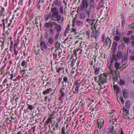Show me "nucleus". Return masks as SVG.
Segmentation results:
<instances>
[{
	"label": "nucleus",
	"instance_id": "1",
	"mask_svg": "<svg viewBox=\"0 0 134 134\" xmlns=\"http://www.w3.org/2000/svg\"><path fill=\"white\" fill-rule=\"evenodd\" d=\"M45 21H47L50 17L51 19L55 21H57L58 23H62L64 21V18L59 14L57 8L54 7L51 9V12L49 14L44 15Z\"/></svg>",
	"mask_w": 134,
	"mask_h": 134
},
{
	"label": "nucleus",
	"instance_id": "2",
	"mask_svg": "<svg viewBox=\"0 0 134 134\" xmlns=\"http://www.w3.org/2000/svg\"><path fill=\"white\" fill-rule=\"evenodd\" d=\"M88 0H82L80 4V9L87 14L88 17L92 12H95L94 6L95 5V0H90L89 7Z\"/></svg>",
	"mask_w": 134,
	"mask_h": 134
},
{
	"label": "nucleus",
	"instance_id": "3",
	"mask_svg": "<svg viewBox=\"0 0 134 134\" xmlns=\"http://www.w3.org/2000/svg\"><path fill=\"white\" fill-rule=\"evenodd\" d=\"M107 76L105 74L101 75L99 76H94V79L95 81L97 82L99 85H102L103 84L106 82L107 81Z\"/></svg>",
	"mask_w": 134,
	"mask_h": 134
},
{
	"label": "nucleus",
	"instance_id": "4",
	"mask_svg": "<svg viewBox=\"0 0 134 134\" xmlns=\"http://www.w3.org/2000/svg\"><path fill=\"white\" fill-rule=\"evenodd\" d=\"M62 30L61 26L55 22L54 26L50 34L52 35H53L55 33L56 30L57 32L60 33Z\"/></svg>",
	"mask_w": 134,
	"mask_h": 134
},
{
	"label": "nucleus",
	"instance_id": "5",
	"mask_svg": "<svg viewBox=\"0 0 134 134\" xmlns=\"http://www.w3.org/2000/svg\"><path fill=\"white\" fill-rule=\"evenodd\" d=\"M124 55L123 51L121 50H117L116 52V55L113 54L112 55V58L114 59L115 61H118V60H120Z\"/></svg>",
	"mask_w": 134,
	"mask_h": 134
},
{
	"label": "nucleus",
	"instance_id": "6",
	"mask_svg": "<svg viewBox=\"0 0 134 134\" xmlns=\"http://www.w3.org/2000/svg\"><path fill=\"white\" fill-rule=\"evenodd\" d=\"M47 45L43 41H41L40 43V46L41 50L42 51L46 52L47 51L48 49Z\"/></svg>",
	"mask_w": 134,
	"mask_h": 134
},
{
	"label": "nucleus",
	"instance_id": "7",
	"mask_svg": "<svg viewBox=\"0 0 134 134\" xmlns=\"http://www.w3.org/2000/svg\"><path fill=\"white\" fill-rule=\"evenodd\" d=\"M61 120H59L55 124H53L51 125V128L54 132H57L58 131V129L60 130L61 126H59V124Z\"/></svg>",
	"mask_w": 134,
	"mask_h": 134
},
{
	"label": "nucleus",
	"instance_id": "8",
	"mask_svg": "<svg viewBox=\"0 0 134 134\" xmlns=\"http://www.w3.org/2000/svg\"><path fill=\"white\" fill-rule=\"evenodd\" d=\"M54 22H55L54 21L49 22L45 23L44 24V26L46 28H49L50 27H51L49 31L50 34L52 29V28L54 26Z\"/></svg>",
	"mask_w": 134,
	"mask_h": 134
},
{
	"label": "nucleus",
	"instance_id": "9",
	"mask_svg": "<svg viewBox=\"0 0 134 134\" xmlns=\"http://www.w3.org/2000/svg\"><path fill=\"white\" fill-rule=\"evenodd\" d=\"M47 45L50 46L51 45L54 44V40L53 37L51 36L49 37L48 39L45 40Z\"/></svg>",
	"mask_w": 134,
	"mask_h": 134
},
{
	"label": "nucleus",
	"instance_id": "10",
	"mask_svg": "<svg viewBox=\"0 0 134 134\" xmlns=\"http://www.w3.org/2000/svg\"><path fill=\"white\" fill-rule=\"evenodd\" d=\"M95 12H92V13L91 14V15H90L88 17V15L87 14H86L87 16V18L86 19V22H87V23L90 24H91V23L93 21L92 20L89 18L91 17L92 18L94 17V16L95 15Z\"/></svg>",
	"mask_w": 134,
	"mask_h": 134
},
{
	"label": "nucleus",
	"instance_id": "11",
	"mask_svg": "<svg viewBox=\"0 0 134 134\" xmlns=\"http://www.w3.org/2000/svg\"><path fill=\"white\" fill-rule=\"evenodd\" d=\"M68 88H66L65 90H60L59 91V93L61 95V97H64L66 96V94L68 93Z\"/></svg>",
	"mask_w": 134,
	"mask_h": 134
},
{
	"label": "nucleus",
	"instance_id": "12",
	"mask_svg": "<svg viewBox=\"0 0 134 134\" xmlns=\"http://www.w3.org/2000/svg\"><path fill=\"white\" fill-rule=\"evenodd\" d=\"M104 120L103 119H99L97 121L98 128L100 129L103 126L104 124Z\"/></svg>",
	"mask_w": 134,
	"mask_h": 134
},
{
	"label": "nucleus",
	"instance_id": "13",
	"mask_svg": "<svg viewBox=\"0 0 134 134\" xmlns=\"http://www.w3.org/2000/svg\"><path fill=\"white\" fill-rule=\"evenodd\" d=\"M123 96L124 98H127L129 97V93L127 90L126 89L122 90Z\"/></svg>",
	"mask_w": 134,
	"mask_h": 134
},
{
	"label": "nucleus",
	"instance_id": "14",
	"mask_svg": "<svg viewBox=\"0 0 134 134\" xmlns=\"http://www.w3.org/2000/svg\"><path fill=\"white\" fill-rule=\"evenodd\" d=\"M83 11L81 12L79 14L80 18L82 20H84L86 17V14L85 12Z\"/></svg>",
	"mask_w": 134,
	"mask_h": 134
},
{
	"label": "nucleus",
	"instance_id": "15",
	"mask_svg": "<svg viewBox=\"0 0 134 134\" xmlns=\"http://www.w3.org/2000/svg\"><path fill=\"white\" fill-rule=\"evenodd\" d=\"M123 40L125 43L127 44L129 43L130 41V38L125 36L123 37Z\"/></svg>",
	"mask_w": 134,
	"mask_h": 134
},
{
	"label": "nucleus",
	"instance_id": "16",
	"mask_svg": "<svg viewBox=\"0 0 134 134\" xmlns=\"http://www.w3.org/2000/svg\"><path fill=\"white\" fill-rule=\"evenodd\" d=\"M52 91V89L51 88H47L43 92V94L44 95L47 94L49 93Z\"/></svg>",
	"mask_w": 134,
	"mask_h": 134
},
{
	"label": "nucleus",
	"instance_id": "17",
	"mask_svg": "<svg viewBox=\"0 0 134 134\" xmlns=\"http://www.w3.org/2000/svg\"><path fill=\"white\" fill-rule=\"evenodd\" d=\"M116 62L114 64V66L116 70H118L120 69L121 64L120 63L117 62V61H115Z\"/></svg>",
	"mask_w": 134,
	"mask_h": 134
},
{
	"label": "nucleus",
	"instance_id": "18",
	"mask_svg": "<svg viewBox=\"0 0 134 134\" xmlns=\"http://www.w3.org/2000/svg\"><path fill=\"white\" fill-rule=\"evenodd\" d=\"M118 76L116 74L113 75V84H115V82L118 80Z\"/></svg>",
	"mask_w": 134,
	"mask_h": 134
},
{
	"label": "nucleus",
	"instance_id": "19",
	"mask_svg": "<svg viewBox=\"0 0 134 134\" xmlns=\"http://www.w3.org/2000/svg\"><path fill=\"white\" fill-rule=\"evenodd\" d=\"M114 61H115V60L114 59H113L112 58L111 59V60L110 63V64L108 67L109 68L110 70L112 69L113 68V63Z\"/></svg>",
	"mask_w": 134,
	"mask_h": 134
},
{
	"label": "nucleus",
	"instance_id": "20",
	"mask_svg": "<svg viewBox=\"0 0 134 134\" xmlns=\"http://www.w3.org/2000/svg\"><path fill=\"white\" fill-rule=\"evenodd\" d=\"M2 40L1 41L2 43V44L1 46V49H2L4 47L5 44H6V42H5V39H4V37H2Z\"/></svg>",
	"mask_w": 134,
	"mask_h": 134
},
{
	"label": "nucleus",
	"instance_id": "21",
	"mask_svg": "<svg viewBox=\"0 0 134 134\" xmlns=\"http://www.w3.org/2000/svg\"><path fill=\"white\" fill-rule=\"evenodd\" d=\"M69 83V82L68 81V78L67 76H65L63 78V80L62 81L61 83Z\"/></svg>",
	"mask_w": 134,
	"mask_h": 134
},
{
	"label": "nucleus",
	"instance_id": "22",
	"mask_svg": "<svg viewBox=\"0 0 134 134\" xmlns=\"http://www.w3.org/2000/svg\"><path fill=\"white\" fill-rule=\"evenodd\" d=\"M125 107L127 109H129L131 106V102L129 101H127L125 102Z\"/></svg>",
	"mask_w": 134,
	"mask_h": 134
},
{
	"label": "nucleus",
	"instance_id": "23",
	"mask_svg": "<svg viewBox=\"0 0 134 134\" xmlns=\"http://www.w3.org/2000/svg\"><path fill=\"white\" fill-rule=\"evenodd\" d=\"M122 110L124 114L126 115L127 116V114H129V110L126 109L125 107H123L122 109Z\"/></svg>",
	"mask_w": 134,
	"mask_h": 134
},
{
	"label": "nucleus",
	"instance_id": "24",
	"mask_svg": "<svg viewBox=\"0 0 134 134\" xmlns=\"http://www.w3.org/2000/svg\"><path fill=\"white\" fill-rule=\"evenodd\" d=\"M10 118L11 120H9V121L10 122L12 121L13 120H14L16 118V116H15L14 114H10Z\"/></svg>",
	"mask_w": 134,
	"mask_h": 134
},
{
	"label": "nucleus",
	"instance_id": "25",
	"mask_svg": "<svg viewBox=\"0 0 134 134\" xmlns=\"http://www.w3.org/2000/svg\"><path fill=\"white\" fill-rule=\"evenodd\" d=\"M27 62L25 60H23L21 62V65L23 67H25V68L27 67Z\"/></svg>",
	"mask_w": 134,
	"mask_h": 134
},
{
	"label": "nucleus",
	"instance_id": "26",
	"mask_svg": "<svg viewBox=\"0 0 134 134\" xmlns=\"http://www.w3.org/2000/svg\"><path fill=\"white\" fill-rule=\"evenodd\" d=\"M125 47L124 43H122V44H120L118 47V50H121V49H123Z\"/></svg>",
	"mask_w": 134,
	"mask_h": 134
},
{
	"label": "nucleus",
	"instance_id": "27",
	"mask_svg": "<svg viewBox=\"0 0 134 134\" xmlns=\"http://www.w3.org/2000/svg\"><path fill=\"white\" fill-rule=\"evenodd\" d=\"M66 129H65V126H63L61 130V134H66V132L65 131L66 130Z\"/></svg>",
	"mask_w": 134,
	"mask_h": 134
},
{
	"label": "nucleus",
	"instance_id": "28",
	"mask_svg": "<svg viewBox=\"0 0 134 134\" xmlns=\"http://www.w3.org/2000/svg\"><path fill=\"white\" fill-rule=\"evenodd\" d=\"M28 106L27 107V108H28L29 110H32L34 109L35 107L34 106L30 104H27Z\"/></svg>",
	"mask_w": 134,
	"mask_h": 134
},
{
	"label": "nucleus",
	"instance_id": "29",
	"mask_svg": "<svg viewBox=\"0 0 134 134\" xmlns=\"http://www.w3.org/2000/svg\"><path fill=\"white\" fill-rule=\"evenodd\" d=\"M114 39L116 41L118 42L120 41L121 40V37L118 36H115L114 37Z\"/></svg>",
	"mask_w": 134,
	"mask_h": 134
},
{
	"label": "nucleus",
	"instance_id": "30",
	"mask_svg": "<svg viewBox=\"0 0 134 134\" xmlns=\"http://www.w3.org/2000/svg\"><path fill=\"white\" fill-rule=\"evenodd\" d=\"M94 73L96 75L99 74V69L98 68L96 67L95 68H94Z\"/></svg>",
	"mask_w": 134,
	"mask_h": 134
},
{
	"label": "nucleus",
	"instance_id": "31",
	"mask_svg": "<svg viewBox=\"0 0 134 134\" xmlns=\"http://www.w3.org/2000/svg\"><path fill=\"white\" fill-rule=\"evenodd\" d=\"M125 84V81L123 79H121L120 80L119 84L122 86L124 85Z\"/></svg>",
	"mask_w": 134,
	"mask_h": 134
},
{
	"label": "nucleus",
	"instance_id": "32",
	"mask_svg": "<svg viewBox=\"0 0 134 134\" xmlns=\"http://www.w3.org/2000/svg\"><path fill=\"white\" fill-rule=\"evenodd\" d=\"M114 87L115 92H116V93H118L119 92V88L118 87L116 86L115 85L114 86Z\"/></svg>",
	"mask_w": 134,
	"mask_h": 134
},
{
	"label": "nucleus",
	"instance_id": "33",
	"mask_svg": "<svg viewBox=\"0 0 134 134\" xmlns=\"http://www.w3.org/2000/svg\"><path fill=\"white\" fill-rule=\"evenodd\" d=\"M73 27L71 28V31L74 32L75 34H76L77 33V31L75 28Z\"/></svg>",
	"mask_w": 134,
	"mask_h": 134
},
{
	"label": "nucleus",
	"instance_id": "34",
	"mask_svg": "<svg viewBox=\"0 0 134 134\" xmlns=\"http://www.w3.org/2000/svg\"><path fill=\"white\" fill-rule=\"evenodd\" d=\"M64 69L63 67H59L57 68V72H59L61 70H63Z\"/></svg>",
	"mask_w": 134,
	"mask_h": 134
},
{
	"label": "nucleus",
	"instance_id": "35",
	"mask_svg": "<svg viewBox=\"0 0 134 134\" xmlns=\"http://www.w3.org/2000/svg\"><path fill=\"white\" fill-rule=\"evenodd\" d=\"M62 88H61V89H60V90H65V88L66 87V83H62Z\"/></svg>",
	"mask_w": 134,
	"mask_h": 134
},
{
	"label": "nucleus",
	"instance_id": "36",
	"mask_svg": "<svg viewBox=\"0 0 134 134\" xmlns=\"http://www.w3.org/2000/svg\"><path fill=\"white\" fill-rule=\"evenodd\" d=\"M118 45V43L114 41L113 42L112 47H113V48H115L117 47Z\"/></svg>",
	"mask_w": 134,
	"mask_h": 134
},
{
	"label": "nucleus",
	"instance_id": "37",
	"mask_svg": "<svg viewBox=\"0 0 134 134\" xmlns=\"http://www.w3.org/2000/svg\"><path fill=\"white\" fill-rule=\"evenodd\" d=\"M59 33L57 32L55 35L54 36V38L55 40H57L59 36Z\"/></svg>",
	"mask_w": 134,
	"mask_h": 134
},
{
	"label": "nucleus",
	"instance_id": "38",
	"mask_svg": "<svg viewBox=\"0 0 134 134\" xmlns=\"http://www.w3.org/2000/svg\"><path fill=\"white\" fill-rule=\"evenodd\" d=\"M76 23L77 25L78 26H80L82 24L81 22L79 20L77 21L76 22Z\"/></svg>",
	"mask_w": 134,
	"mask_h": 134
},
{
	"label": "nucleus",
	"instance_id": "39",
	"mask_svg": "<svg viewBox=\"0 0 134 134\" xmlns=\"http://www.w3.org/2000/svg\"><path fill=\"white\" fill-rule=\"evenodd\" d=\"M59 12L61 14H63L64 13L63 8L62 7H61L60 8Z\"/></svg>",
	"mask_w": 134,
	"mask_h": 134
},
{
	"label": "nucleus",
	"instance_id": "40",
	"mask_svg": "<svg viewBox=\"0 0 134 134\" xmlns=\"http://www.w3.org/2000/svg\"><path fill=\"white\" fill-rule=\"evenodd\" d=\"M35 116H36L37 117V118H36V119H39L41 118L40 114L39 113L36 114Z\"/></svg>",
	"mask_w": 134,
	"mask_h": 134
},
{
	"label": "nucleus",
	"instance_id": "41",
	"mask_svg": "<svg viewBox=\"0 0 134 134\" xmlns=\"http://www.w3.org/2000/svg\"><path fill=\"white\" fill-rule=\"evenodd\" d=\"M54 112H53V113L50 115L49 117L50 118H51L52 119L54 118Z\"/></svg>",
	"mask_w": 134,
	"mask_h": 134
},
{
	"label": "nucleus",
	"instance_id": "42",
	"mask_svg": "<svg viewBox=\"0 0 134 134\" xmlns=\"http://www.w3.org/2000/svg\"><path fill=\"white\" fill-rule=\"evenodd\" d=\"M122 59L121 60V63L123 62L124 61L126 60L127 58H126V57L125 55H124L121 58Z\"/></svg>",
	"mask_w": 134,
	"mask_h": 134
},
{
	"label": "nucleus",
	"instance_id": "43",
	"mask_svg": "<svg viewBox=\"0 0 134 134\" xmlns=\"http://www.w3.org/2000/svg\"><path fill=\"white\" fill-rule=\"evenodd\" d=\"M75 24V19H74L72 20V26L73 27H74Z\"/></svg>",
	"mask_w": 134,
	"mask_h": 134
},
{
	"label": "nucleus",
	"instance_id": "44",
	"mask_svg": "<svg viewBox=\"0 0 134 134\" xmlns=\"http://www.w3.org/2000/svg\"><path fill=\"white\" fill-rule=\"evenodd\" d=\"M48 123H51L52 122V120L51 118H50L49 117L47 119V120L46 121Z\"/></svg>",
	"mask_w": 134,
	"mask_h": 134
},
{
	"label": "nucleus",
	"instance_id": "45",
	"mask_svg": "<svg viewBox=\"0 0 134 134\" xmlns=\"http://www.w3.org/2000/svg\"><path fill=\"white\" fill-rule=\"evenodd\" d=\"M4 66H3L0 69V72H1V74H2L4 73Z\"/></svg>",
	"mask_w": 134,
	"mask_h": 134
},
{
	"label": "nucleus",
	"instance_id": "46",
	"mask_svg": "<svg viewBox=\"0 0 134 134\" xmlns=\"http://www.w3.org/2000/svg\"><path fill=\"white\" fill-rule=\"evenodd\" d=\"M130 59L131 61H134V55H131L130 57Z\"/></svg>",
	"mask_w": 134,
	"mask_h": 134
},
{
	"label": "nucleus",
	"instance_id": "47",
	"mask_svg": "<svg viewBox=\"0 0 134 134\" xmlns=\"http://www.w3.org/2000/svg\"><path fill=\"white\" fill-rule=\"evenodd\" d=\"M110 40V39L108 37H107L106 39V42L107 44L109 43Z\"/></svg>",
	"mask_w": 134,
	"mask_h": 134
},
{
	"label": "nucleus",
	"instance_id": "48",
	"mask_svg": "<svg viewBox=\"0 0 134 134\" xmlns=\"http://www.w3.org/2000/svg\"><path fill=\"white\" fill-rule=\"evenodd\" d=\"M10 114V113H9L7 111L6 112H4V116H8L9 115V114Z\"/></svg>",
	"mask_w": 134,
	"mask_h": 134
},
{
	"label": "nucleus",
	"instance_id": "49",
	"mask_svg": "<svg viewBox=\"0 0 134 134\" xmlns=\"http://www.w3.org/2000/svg\"><path fill=\"white\" fill-rule=\"evenodd\" d=\"M57 51V50H56L53 53V55L55 57V58H57V53L56 52V51Z\"/></svg>",
	"mask_w": 134,
	"mask_h": 134
},
{
	"label": "nucleus",
	"instance_id": "50",
	"mask_svg": "<svg viewBox=\"0 0 134 134\" xmlns=\"http://www.w3.org/2000/svg\"><path fill=\"white\" fill-rule=\"evenodd\" d=\"M23 0H19L18 3L19 4L21 5H22L23 4Z\"/></svg>",
	"mask_w": 134,
	"mask_h": 134
},
{
	"label": "nucleus",
	"instance_id": "51",
	"mask_svg": "<svg viewBox=\"0 0 134 134\" xmlns=\"http://www.w3.org/2000/svg\"><path fill=\"white\" fill-rule=\"evenodd\" d=\"M14 54L15 55H17L18 53V51L16 50V48H14Z\"/></svg>",
	"mask_w": 134,
	"mask_h": 134
},
{
	"label": "nucleus",
	"instance_id": "52",
	"mask_svg": "<svg viewBox=\"0 0 134 134\" xmlns=\"http://www.w3.org/2000/svg\"><path fill=\"white\" fill-rule=\"evenodd\" d=\"M44 37L45 39H46V40L48 39V38L49 37L48 34L47 33L45 35Z\"/></svg>",
	"mask_w": 134,
	"mask_h": 134
},
{
	"label": "nucleus",
	"instance_id": "53",
	"mask_svg": "<svg viewBox=\"0 0 134 134\" xmlns=\"http://www.w3.org/2000/svg\"><path fill=\"white\" fill-rule=\"evenodd\" d=\"M69 94L71 95L70 97L73 96L74 95L72 91H71L69 92Z\"/></svg>",
	"mask_w": 134,
	"mask_h": 134
},
{
	"label": "nucleus",
	"instance_id": "54",
	"mask_svg": "<svg viewBox=\"0 0 134 134\" xmlns=\"http://www.w3.org/2000/svg\"><path fill=\"white\" fill-rule=\"evenodd\" d=\"M75 60L74 59H72V60L71 62V65H74V64L75 63Z\"/></svg>",
	"mask_w": 134,
	"mask_h": 134
},
{
	"label": "nucleus",
	"instance_id": "55",
	"mask_svg": "<svg viewBox=\"0 0 134 134\" xmlns=\"http://www.w3.org/2000/svg\"><path fill=\"white\" fill-rule=\"evenodd\" d=\"M49 123H48L47 121H45L44 124V127L46 128L47 127V125L49 124Z\"/></svg>",
	"mask_w": 134,
	"mask_h": 134
},
{
	"label": "nucleus",
	"instance_id": "56",
	"mask_svg": "<svg viewBox=\"0 0 134 134\" xmlns=\"http://www.w3.org/2000/svg\"><path fill=\"white\" fill-rule=\"evenodd\" d=\"M10 114H9V115H8V116H7V117L5 119V120L6 121H7L9 120V119L10 118V116H10Z\"/></svg>",
	"mask_w": 134,
	"mask_h": 134
},
{
	"label": "nucleus",
	"instance_id": "57",
	"mask_svg": "<svg viewBox=\"0 0 134 134\" xmlns=\"http://www.w3.org/2000/svg\"><path fill=\"white\" fill-rule=\"evenodd\" d=\"M4 20L3 19L2 20V21L3 22V29H4L5 28V24L4 23Z\"/></svg>",
	"mask_w": 134,
	"mask_h": 134
},
{
	"label": "nucleus",
	"instance_id": "58",
	"mask_svg": "<svg viewBox=\"0 0 134 134\" xmlns=\"http://www.w3.org/2000/svg\"><path fill=\"white\" fill-rule=\"evenodd\" d=\"M120 134H125L124 131H123L122 128H120Z\"/></svg>",
	"mask_w": 134,
	"mask_h": 134
},
{
	"label": "nucleus",
	"instance_id": "59",
	"mask_svg": "<svg viewBox=\"0 0 134 134\" xmlns=\"http://www.w3.org/2000/svg\"><path fill=\"white\" fill-rule=\"evenodd\" d=\"M132 33V31H129L128 33L127 34V35L128 36H130Z\"/></svg>",
	"mask_w": 134,
	"mask_h": 134
},
{
	"label": "nucleus",
	"instance_id": "60",
	"mask_svg": "<svg viewBox=\"0 0 134 134\" xmlns=\"http://www.w3.org/2000/svg\"><path fill=\"white\" fill-rule=\"evenodd\" d=\"M86 34L87 35V36H88V37H89L90 35V31H87L86 32Z\"/></svg>",
	"mask_w": 134,
	"mask_h": 134
},
{
	"label": "nucleus",
	"instance_id": "61",
	"mask_svg": "<svg viewBox=\"0 0 134 134\" xmlns=\"http://www.w3.org/2000/svg\"><path fill=\"white\" fill-rule=\"evenodd\" d=\"M79 87L80 86H76L75 88V91H76L77 92L79 90Z\"/></svg>",
	"mask_w": 134,
	"mask_h": 134
},
{
	"label": "nucleus",
	"instance_id": "62",
	"mask_svg": "<svg viewBox=\"0 0 134 134\" xmlns=\"http://www.w3.org/2000/svg\"><path fill=\"white\" fill-rule=\"evenodd\" d=\"M40 20V17L39 16H36L35 18V21L37 22L38 20Z\"/></svg>",
	"mask_w": 134,
	"mask_h": 134
},
{
	"label": "nucleus",
	"instance_id": "63",
	"mask_svg": "<svg viewBox=\"0 0 134 134\" xmlns=\"http://www.w3.org/2000/svg\"><path fill=\"white\" fill-rule=\"evenodd\" d=\"M120 100H121V102L122 103H123V104L124 103V99L122 97H120Z\"/></svg>",
	"mask_w": 134,
	"mask_h": 134
},
{
	"label": "nucleus",
	"instance_id": "64",
	"mask_svg": "<svg viewBox=\"0 0 134 134\" xmlns=\"http://www.w3.org/2000/svg\"><path fill=\"white\" fill-rule=\"evenodd\" d=\"M130 39L132 40V41H134V36L133 35H131Z\"/></svg>",
	"mask_w": 134,
	"mask_h": 134
}]
</instances>
